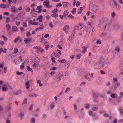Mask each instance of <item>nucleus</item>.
<instances>
[{
	"instance_id": "f257e3e1",
	"label": "nucleus",
	"mask_w": 123,
	"mask_h": 123,
	"mask_svg": "<svg viewBox=\"0 0 123 123\" xmlns=\"http://www.w3.org/2000/svg\"><path fill=\"white\" fill-rule=\"evenodd\" d=\"M99 62L103 68H105L107 67L108 64L107 61L103 58H101Z\"/></svg>"
},
{
	"instance_id": "f03ea898",
	"label": "nucleus",
	"mask_w": 123,
	"mask_h": 123,
	"mask_svg": "<svg viewBox=\"0 0 123 123\" xmlns=\"http://www.w3.org/2000/svg\"><path fill=\"white\" fill-rule=\"evenodd\" d=\"M62 75L59 73H57L56 74L55 78V81L56 82L60 81L62 77Z\"/></svg>"
},
{
	"instance_id": "7ed1b4c3",
	"label": "nucleus",
	"mask_w": 123,
	"mask_h": 123,
	"mask_svg": "<svg viewBox=\"0 0 123 123\" xmlns=\"http://www.w3.org/2000/svg\"><path fill=\"white\" fill-rule=\"evenodd\" d=\"M49 2L48 0H46V1H44L43 2V4L45 7L47 8H50L52 7L51 5H49Z\"/></svg>"
},
{
	"instance_id": "20e7f679",
	"label": "nucleus",
	"mask_w": 123,
	"mask_h": 123,
	"mask_svg": "<svg viewBox=\"0 0 123 123\" xmlns=\"http://www.w3.org/2000/svg\"><path fill=\"white\" fill-rule=\"evenodd\" d=\"M98 6L97 5H94L93 6H89V9L90 10L92 11L93 12H95L97 11L98 9Z\"/></svg>"
},
{
	"instance_id": "39448f33",
	"label": "nucleus",
	"mask_w": 123,
	"mask_h": 123,
	"mask_svg": "<svg viewBox=\"0 0 123 123\" xmlns=\"http://www.w3.org/2000/svg\"><path fill=\"white\" fill-rule=\"evenodd\" d=\"M69 29V27L68 25H65L63 28V30L66 33H68V30Z\"/></svg>"
},
{
	"instance_id": "423d86ee",
	"label": "nucleus",
	"mask_w": 123,
	"mask_h": 123,
	"mask_svg": "<svg viewBox=\"0 0 123 123\" xmlns=\"http://www.w3.org/2000/svg\"><path fill=\"white\" fill-rule=\"evenodd\" d=\"M63 7L64 8H67L70 5V3L68 2H63L62 3Z\"/></svg>"
},
{
	"instance_id": "0eeeda50",
	"label": "nucleus",
	"mask_w": 123,
	"mask_h": 123,
	"mask_svg": "<svg viewBox=\"0 0 123 123\" xmlns=\"http://www.w3.org/2000/svg\"><path fill=\"white\" fill-rule=\"evenodd\" d=\"M32 39L31 37H29V39L27 38H25L24 39V41L27 44L29 43L30 42V40Z\"/></svg>"
},
{
	"instance_id": "6e6552de",
	"label": "nucleus",
	"mask_w": 123,
	"mask_h": 123,
	"mask_svg": "<svg viewBox=\"0 0 123 123\" xmlns=\"http://www.w3.org/2000/svg\"><path fill=\"white\" fill-rule=\"evenodd\" d=\"M7 50V49L5 48H0V54H1L2 52L6 53V51Z\"/></svg>"
},
{
	"instance_id": "1a4fd4ad",
	"label": "nucleus",
	"mask_w": 123,
	"mask_h": 123,
	"mask_svg": "<svg viewBox=\"0 0 123 123\" xmlns=\"http://www.w3.org/2000/svg\"><path fill=\"white\" fill-rule=\"evenodd\" d=\"M69 13V12L68 10H66L64 11L63 13V17L65 18H67L68 16V15Z\"/></svg>"
},
{
	"instance_id": "9d476101",
	"label": "nucleus",
	"mask_w": 123,
	"mask_h": 123,
	"mask_svg": "<svg viewBox=\"0 0 123 123\" xmlns=\"http://www.w3.org/2000/svg\"><path fill=\"white\" fill-rule=\"evenodd\" d=\"M114 6H116V9H120V6L117 3L115 2H114Z\"/></svg>"
},
{
	"instance_id": "9b49d317",
	"label": "nucleus",
	"mask_w": 123,
	"mask_h": 123,
	"mask_svg": "<svg viewBox=\"0 0 123 123\" xmlns=\"http://www.w3.org/2000/svg\"><path fill=\"white\" fill-rule=\"evenodd\" d=\"M112 53L113 54L114 56L116 58H119L120 57V55H118V54L116 53L115 51H113L112 52Z\"/></svg>"
},
{
	"instance_id": "f8f14e48",
	"label": "nucleus",
	"mask_w": 123,
	"mask_h": 123,
	"mask_svg": "<svg viewBox=\"0 0 123 123\" xmlns=\"http://www.w3.org/2000/svg\"><path fill=\"white\" fill-rule=\"evenodd\" d=\"M39 61L37 62V63L35 62L33 64V65L32 66L33 67H36V68L37 69H38L39 68L38 66H39Z\"/></svg>"
},
{
	"instance_id": "ddd939ff",
	"label": "nucleus",
	"mask_w": 123,
	"mask_h": 123,
	"mask_svg": "<svg viewBox=\"0 0 123 123\" xmlns=\"http://www.w3.org/2000/svg\"><path fill=\"white\" fill-rule=\"evenodd\" d=\"M98 96V93L95 92H93L92 94V96L93 97H97Z\"/></svg>"
},
{
	"instance_id": "4468645a",
	"label": "nucleus",
	"mask_w": 123,
	"mask_h": 123,
	"mask_svg": "<svg viewBox=\"0 0 123 123\" xmlns=\"http://www.w3.org/2000/svg\"><path fill=\"white\" fill-rule=\"evenodd\" d=\"M32 82L31 81L29 80L28 81L26 82L25 85L26 86V88L27 89H29V83H31Z\"/></svg>"
},
{
	"instance_id": "2eb2a0df",
	"label": "nucleus",
	"mask_w": 123,
	"mask_h": 123,
	"mask_svg": "<svg viewBox=\"0 0 123 123\" xmlns=\"http://www.w3.org/2000/svg\"><path fill=\"white\" fill-rule=\"evenodd\" d=\"M120 70L123 71V61H122L120 62Z\"/></svg>"
},
{
	"instance_id": "dca6fc26",
	"label": "nucleus",
	"mask_w": 123,
	"mask_h": 123,
	"mask_svg": "<svg viewBox=\"0 0 123 123\" xmlns=\"http://www.w3.org/2000/svg\"><path fill=\"white\" fill-rule=\"evenodd\" d=\"M2 87H4L6 88H8L9 87L10 85L8 83H3V84L2 85Z\"/></svg>"
},
{
	"instance_id": "f3484780",
	"label": "nucleus",
	"mask_w": 123,
	"mask_h": 123,
	"mask_svg": "<svg viewBox=\"0 0 123 123\" xmlns=\"http://www.w3.org/2000/svg\"><path fill=\"white\" fill-rule=\"evenodd\" d=\"M38 96V94H35V93H31L29 95V96L30 97H35L37 96Z\"/></svg>"
},
{
	"instance_id": "a211bd4d",
	"label": "nucleus",
	"mask_w": 123,
	"mask_h": 123,
	"mask_svg": "<svg viewBox=\"0 0 123 123\" xmlns=\"http://www.w3.org/2000/svg\"><path fill=\"white\" fill-rule=\"evenodd\" d=\"M101 65L100 64V63L99 62L94 65V68L96 69L98 68L99 67H100L101 66Z\"/></svg>"
},
{
	"instance_id": "6ab92c4d",
	"label": "nucleus",
	"mask_w": 123,
	"mask_h": 123,
	"mask_svg": "<svg viewBox=\"0 0 123 123\" xmlns=\"http://www.w3.org/2000/svg\"><path fill=\"white\" fill-rule=\"evenodd\" d=\"M49 106L50 110H51L54 108L55 105L54 103H51L49 104Z\"/></svg>"
},
{
	"instance_id": "aec40b11",
	"label": "nucleus",
	"mask_w": 123,
	"mask_h": 123,
	"mask_svg": "<svg viewBox=\"0 0 123 123\" xmlns=\"http://www.w3.org/2000/svg\"><path fill=\"white\" fill-rule=\"evenodd\" d=\"M12 30L14 31H18L17 28L16 26H13L12 27Z\"/></svg>"
},
{
	"instance_id": "412c9836",
	"label": "nucleus",
	"mask_w": 123,
	"mask_h": 123,
	"mask_svg": "<svg viewBox=\"0 0 123 123\" xmlns=\"http://www.w3.org/2000/svg\"><path fill=\"white\" fill-rule=\"evenodd\" d=\"M43 18V16L42 15H40L38 18H37V20H39V22H42Z\"/></svg>"
},
{
	"instance_id": "4be33fe9",
	"label": "nucleus",
	"mask_w": 123,
	"mask_h": 123,
	"mask_svg": "<svg viewBox=\"0 0 123 123\" xmlns=\"http://www.w3.org/2000/svg\"><path fill=\"white\" fill-rule=\"evenodd\" d=\"M29 23H30L31 24L34 25H37L38 24V23L37 22H33L32 20H30L29 21Z\"/></svg>"
},
{
	"instance_id": "5701e85b",
	"label": "nucleus",
	"mask_w": 123,
	"mask_h": 123,
	"mask_svg": "<svg viewBox=\"0 0 123 123\" xmlns=\"http://www.w3.org/2000/svg\"><path fill=\"white\" fill-rule=\"evenodd\" d=\"M78 26H76L75 27V28L74 30L73 31V32L72 34L73 35V36H74V34L75 33V32L76 30H77L78 29Z\"/></svg>"
},
{
	"instance_id": "b1692460",
	"label": "nucleus",
	"mask_w": 123,
	"mask_h": 123,
	"mask_svg": "<svg viewBox=\"0 0 123 123\" xmlns=\"http://www.w3.org/2000/svg\"><path fill=\"white\" fill-rule=\"evenodd\" d=\"M20 38V36H18L17 38H15L14 40V41L15 43H17L18 41L19 40Z\"/></svg>"
},
{
	"instance_id": "393cba45",
	"label": "nucleus",
	"mask_w": 123,
	"mask_h": 123,
	"mask_svg": "<svg viewBox=\"0 0 123 123\" xmlns=\"http://www.w3.org/2000/svg\"><path fill=\"white\" fill-rule=\"evenodd\" d=\"M53 55L55 57H59V56L58 54L56 52H54L53 53Z\"/></svg>"
},
{
	"instance_id": "a878e982",
	"label": "nucleus",
	"mask_w": 123,
	"mask_h": 123,
	"mask_svg": "<svg viewBox=\"0 0 123 123\" xmlns=\"http://www.w3.org/2000/svg\"><path fill=\"white\" fill-rule=\"evenodd\" d=\"M7 5L5 4H2L0 5V7L2 8H6Z\"/></svg>"
},
{
	"instance_id": "bb28decb",
	"label": "nucleus",
	"mask_w": 123,
	"mask_h": 123,
	"mask_svg": "<svg viewBox=\"0 0 123 123\" xmlns=\"http://www.w3.org/2000/svg\"><path fill=\"white\" fill-rule=\"evenodd\" d=\"M74 37V36H73V35L72 34V35L69 36L68 39L69 41H71L73 39Z\"/></svg>"
},
{
	"instance_id": "cd10ccee",
	"label": "nucleus",
	"mask_w": 123,
	"mask_h": 123,
	"mask_svg": "<svg viewBox=\"0 0 123 123\" xmlns=\"http://www.w3.org/2000/svg\"><path fill=\"white\" fill-rule=\"evenodd\" d=\"M21 92L22 91L21 90H18L15 92L14 94L16 95H18L20 94Z\"/></svg>"
},
{
	"instance_id": "c85d7f7f",
	"label": "nucleus",
	"mask_w": 123,
	"mask_h": 123,
	"mask_svg": "<svg viewBox=\"0 0 123 123\" xmlns=\"http://www.w3.org/2000/svg\"><path fill=\"white\" fill-rule=\"evenodd\" d=\"M60 62L62 63H66V60L65 59H62L61 60L59 61Z\"/></svg>"
},
{
	"instance_id": "c756f323",
	"label": "nucleus",
	"mask_w": 123,
	"mask_h": 123,
	"mask_svg": "<svg viewBox=\"0 0 123 123\" xmlns=\"http://www.w3.org/2000/svg\"><path fill=\"white\" fill-rule=\"evenodd\" d=\"M93 32V30L91 28H90L88 30L87 32H88L89 34H91V33H92Z\"/></svg>"
},
{
	"instance_id": "7c9ffc66",
	"label": "nucleus",
	"mask_w": 123,
	"mask_h": 123,
	"mask_svg": "<svg viewBox=\"0 0 123 123\" xmlns=\"http://www.w3.org/2000/svg\"><path fill=\"white\" fill-rule=\"evenodd\" d=\"M76 9L75 8H73L72 9V10L71 11L72 13L73 14H74L76 13Z\"/></svg>"
},
{
	"instance_id": "2f4dec72",
	"label": "nucleus",
	"mask_w": 123,
	"mask_h": 123,
	"mask_svg": "<svg viewBox=\"0 0 123 123\" xmlns=\"http://www.w3.org/2000/svg\"><path fill=\"white\" fill-rule=\"evenodd\" d=\"M44 29V27L43 26L37 28L35 30L36 31H37L39 30L40 29L43 30Z\"/></svg>"
},
{
	"instance_id": "473e14b6",
	"label": "nucleus",
	"mask_w": 123,
	"mask_h": 123,
	"mask_svg": "<svg viewBox=\"0 0 123 123\" xmlns=\"http://www.w3.org/2000/svg\"><path fill=\"white\" fill-rule=\"evenodd\" d=\"M6 28H7L8 30H10L11 28V26L9 24H7L6 25Z\"/></svg>"
},
{
	"instance_id": "72a5a7b5",
	"label": "nucleus",
	"mask_w": 123,
	"mask_h": 123,
	"mask_svg": "<svg viewBox=\"0 0 123 123\" xmlns=\"http://www.w3.org/2000/svg\"><path fill=\"white\" fill-rule=\"evenodd\" d=\"M93 116H92L94 117V118L95 119H98V116L97 115L93 114Z\"/></svg>"
},
{
	"instance_id": "f704fd0d",
	"label": "nucleus",
	"mask_w": 123,
	"mask_h": 123,
	"mask_svg": "<svg viewBox=\"0 0 123 123\" xmlns=\"http://www.w3.org/2000/svg\"><path fill=\"white\" fill-rule=\"evenodd\" d=\"M115 51L117 52H119L120 51V49L119 47H117L115 48Z\"/></svg>"
},
{
	"instance_id": "c9c22d12",
	"label": "nucleus",
	"mask_w": 123,
	"mask_h": 123,
	"mask_svg": "<svg viewBox=\"0 0 123 123\" xmlns=\"http://www.w3.org/2000/svg\"><path fill=\"white\" fill-rule=\"evenodd\" d=\"M58 14L55 13H54L51 14V16L53 17H54L55 18H56L58 16Z\"/></svg>"
},
{
	"instance_id": "e433bc0d",
	"label": "nucleus",
	"mask_w": 123,
	"mask_h": 123,
	"mask_svg": "<svg viewBox=\"0 0 123 123\" xmlns=\"http://www.w3.org/2000/svg\"><path fill=\"white\" fill-rule=\"evenodd\" d=\"M82 48H83V50H84V51H82L81 52V53H84L86 51V46H85L84 47H83Z\"/></svg>"
},
{
	"instance_id": "4c0bfd02",
	"label": "nucleus",
	"mask_w": 123,
	"mask_h": 123,
	"mask_svg": "<svg viewBox=\"0 0 123 123\" xmlns=\"http://www.w3.org/2000/svg\"><path fill=\"white\" fill-rule=\"evenodd\" d=\"M81 55V54H78L76 56V58L77 59H79L80 58Z\"/></svg>"
},
{
	"instance_id": "58836bf2",
	"label": "nucleus",
	"mask_w": 123,
	"mask_h": 123,
	"mask_svg": "<svg viewBox=\"0 0 123 123\" xmlns=\"http://www.w3.org/2000/svg\"><path fill=\"white\" fill-rule=\"evenodd\" d=\"M70 63H66L65 64V66L67 68H68L69 67Z\"/></svg>"
},
{
	"instance_id": "ea45409f",
	"label": "nucleus",
	"mask_w": 123,
	"mask_h": 123,
	"mask_svg": "<svg viewBox=\"0 0 123 123\" xmlns=\"http://www.w3.org/2000/svg\"><path fill=\"white\" fill-rule=\"evenodd\" d=\"M90 107V105L88 104H86L85 105V108L88 109Z\"/></svg>"
},
{
	"instance_id": "a19ab883",
	"label": "nucleus",
	"mask_w": 123,
	"mask_h": 123,
	"mask_svg": "<svg viewBox=\"0 0 123 123\" xmlns=\"http://www.w3.org/2000/svg\"><path fill=\"white\" fill-rule=\"evenodd\" d=\"M11 11L13 12H15V7L14 6H13L11 8Z\"/></svg>"
},
{
	"instance_id": "79ce46f5",
	"label": "nucleus",
	"mask_w": 123,
	"mask_h": 123,
	"mask_svg": "<svg viewBox=\"0 0 123 123\" xmlns=\"http://www.w3.org/2000/svg\"><path fill=\"white\" fill-rule=\"evenodd\" d=\"M19 115L20 117V120H21L23 119L22 117L24 116V114L23 113L21 112L20 113Z\"/></svg>"
},
{
	"instance_id": "37998d69",
	"label": "nucleus",
	"mask_w": 123,
	"mask_h": 123,
	"mask_svg": "<svg viewBox=\"0 0 123 123\" xmlns=\"http://www.w3.org/2000/svg\"><path fill=\"white\" fill-rule=\"evenodd\" d=\"M92 110L93 111H95L98 109V108L97 107H93L92 108Z\"/></svg>"
},
{
	"instance_id": "c03bdc74",
	"label": "nucleus",
	"mask_w": 123,
	"mask_h": 123,
	"mask_svg": "<svg viewBox=\"0 0 123 123\" xmlns=\"http://www.w3.org/2000/svg\"><path fill=\"white\" fill-rule=\"evenodd\" d=\"M62 4L61 3H58L56 5V7H57L58 6L61 7L62 6Z\"/></svg>"
},
{
	"instance_id": "a18cd8bd",
	"label": "nucleus",
	"mask_w": 123,
	"mask_h": 123,
	"mask_svg": "<svg viewBox=\"0 0 123 123\" xmlns=\"http://www.w3.org/2000/svg\"><path fill=\"white\" fill-rule=\"evenodd\" d=\"M27 103V101L26 98H25L24 99L23 101V102L22 104H25Z\"/></svg>"
},
{
	"instance_id": "49530a36",
	"label": "nucleus",
	"mask_w": 123,
	"mask_h": 123,
	"mask_svg": "<svg viewBox=\"0 0 123 123\" xmlns=\"http://www.w3.org/2000/svg\"><path fill=\"white\" fill-rule=\"evenodd\" d=\"M58 10L57 9V8L54 9L52 11V13H57V11Z\"/></svg>"
},
{
	"instance_id": "de8ad7c7",
	"label": "nucleus",
	"mask_w": 123,
	"mask_h": 123,
	"mask_svg": "<svg viewBox=\"0 0 123 123\" xmlns=\"http://www.w3.org/2000/svg\"><path fill=\"white\" fill-rule=\"evenodd\" d=\"M42 8V6L41 5H40L38 6L36 8L37 10H39L40 9H42L41 8Z\"/></svg>"
},
{
	"instance_id": "09e8293b",
	"label": "nucleus",
	"mask_w": 123,
	"mask_h": 123,
	"mask_svg": "<svg viewBox=\"0 0 123 123\" xmlns=\"http://www.w3.org/2000/svg\"><path fill=\"white\" fill-rule=\"evenodd\" d=\"M96 43L97 44H100L101 43V41L100 40H96Z\"/></svg>"
},
{
	"instance_id": "8fccbe9b",
	"label": "nucleus",
	"mask_w": 123,
	"mask_h": 123,
	"mask_svg": "<svg viewBox=\"0 0 123 123\" xmlns=\"http://www.w3.org/2000/svg\"><path fill=\"white\" fill-rule=\"evenodd\" d=\"M70 90V88H66L65 91V92L68 93Z\"/></svg>"
},
{
	"instance_id": "3c124183",
	"label": "nucleus",
	"mask_w": 123,
	"mask_h": 123,
	"mask_svg": "<svg viewBox=\"0 0 123 123\" xmlns=\"http://www.w3.org/2000/svg\"><path fill=\"white\" fill-rule=\"evenodd\" d=\"M52 22H50L49 25V26L51 28H53L54 27L53 25L52 24Z\"/></svg>"
},
{
	"instance_id": "603ef678",
	"label": "nucleus",
	"mask_w": 123,
	"mask_h": 123,
	"mask_svg": "<svg viewBox=\"0 0 123 123\" xmlns=\"http://www.w3.org/2000/svg\"><path fill=\"white\" fill-rule=\"evenodd\" d=\"M23 73L22 72H19L18 71H17L16 72V74H17L18 75H20L23 74Z\"/></svg>"
},
{
	"instance_id": "864d4df0",
	"label": "nucleus",
	"mask_w": 123,
	"mask_h": 123,
	"mask_svg": "<svg viewBox=\"0 0 123 123\" xmlns=\"http://www.w3.org/2000/svg\"><path fill=\"white\" fill-rule=\"evenodd\" d=\"M119 110L121 114L123 115V111L122 110L121 108H119Z\"/></svg>"
},
{
	"instance_id": "5fc2aeb1",
	"label": "nucleus",
	"mask_w": 123,
	"mask_h": 123,
	"mask_svg": "<svg viewBox=\"0 0 123 123\" xmlns=\"http://www.w3.org/2000/svg\"><path fill=\"white\" fill-rule=\"evenodd\" d=\"M90 75V74H89L88 73H87L86 75H84V77L86 78V77H88V76H89Z\"/></svg>"
},
{
	"instance_id": "6e6d98bb",
	"label": "nucleus",
	"mask_w": 123,
	"mask_h": 123,
	"mask_svg": "<svg viewBox=\"0 0 123 123\" xmlns=\"http://www.w3.org/2000/svg\"><path fill=\"white\" fill-rule=\"evenodd\" d=\"M57 68V67H54L53 68H51L50 69V70L51 71L55 70Z\"/></svg>"
},
{
	"instance_id": "4d7b16f0",
	"label": "nucleus",
	"mask_w": 123,
	"mask_h": 123,
	"mask_svg": "<svg viewBox=\"0 0 123 123\" xmlns=\"http://www.w3.org/2000/svg\"><path fill=\"white\" fill-rule=\"evenodd\" d=\"M23 26L26 27L27 26L26 22H24L23 23Z\"/></svg>"
},
{
	"instance_id": "13d9d810",
	"label": "nucleus",
	"mask_w": 123,
	"mask_h": 123,
	"mask_svg": "<svg viewBox=\"0 0 123 123\" xmlns=\"http://www.w3.org/2000/svg\"><path fill=\"white\" fill-rule=\"evenodd\" d=\"M27 69L28 71H31L32 70V68H30L29 66H27Z\"/></svg>"
},
{
	"instance_id": "bf43d9fd",
	"label": "nucleus",
	"mask_w": 123,
	"mask_h": 123,
	"mask_svg": "<svg viewBox=\"0 0 123 123\" xmlns=\"http://www.w3.org/2000/svg\"><path fill=\"white\" fill-rule=\"evenodd\" d=\"M8 89V88H6L4 87H2V90L3 91H5L7 90V89Z\"/></svg>"
},
{
	"instance_id": "052dcab7",
	"label": "nucleus",
	"mask_w": 123,
	"mask_h": 123,
	"mask_svg": "<svg viewBox=\"0 0 123 123\" xmlns=\"http://www.w3.org/2000/svg\"><path fill=\"white\" fill-rule=\"evenodd\" d=\"M33 107V105H32L30 106V107H29V110L30 111H32V110Z\"/></svg>"
},
{
	"instance_id": "680f3d73",
	"label": "nucleus",
	"mask_w": 123,
	"mask_h": 123,
	"mask_svg": "<svg viewBox=\"0 0 123 123\" xmlns=\"http://www.w3.org/2000/svg\"><path fill=\"white\" fill-rule=\"evenodd\" d=\"M14 52L15 53H16L18 52V49L16 48H14Z\"/></svg>"
},
{
	"instance_id": "e2e57ef3",
	"label": "nucleus",
	"mask_w": 123,
	"mask_h": 123,
	"mask_svg": "<svg viewBox=\"0 0 123 123\" xmlns=\"http://www.w3.org/2000/svg\"><path fill=\"white\" fill-rule=\"evenodd\" d=\"M7 70V68L6 67H4V71L5 73H6Z\"/></svg>"
},
{
	"instance_id": "0e129e2a",
	"label": "nucleus",
	"mask_w": 123,
	"mask_h": 123,
	"mask_svg": "<svg viewBox=\"0 0 123 123\" xmlns=\"http://www.w3.org/2000/svg\"><path fill=\"white\" fill-rule=\"evenodd\" d=\"M45 48L47 50H48V48H49V45H45Z\"/></svg>"
},
{
	"instance_id": "69168bd1",
	"label": "nucleus",
	"mask_w": 123,
	"mask_h": 123,
	"mask_svg": "<svg viewBox=\"0 0 123 123\" xmlns=\"http://www.w3.org/2000/svg\"><path fill=\"white\" fill-rule=\"evenodd\" d=\"M11 109V106H8L7 108V111H8Z\"/></svg>"
},
{
	"instance_id": "338daca9",
	"label": "nucleus",
	"mask_w": 123,
	"mask_h": 123,
	"mask_svg": "<svg viewBox=\"0 0 123 123\" xmlns=\"http://www.w3.org/2000/svg\"><path fill=\"white\" fill-rule=\"evenodd\" d=\"M77 73L78 75L80 76L81 75V72L79 70L77 71Z\"/></svg>"
},
{
	"instance_id": "774afa93",
	"label": "nucleus",
	"mask_w": 123,
	"mask_h": 123,
	"mask_svg": "<svg viewBox=\"0 0 123 123\" xmlns=\"http://www.w3.org/2000/svg\"><path fill=\"white\" fill-rule=\"evenodd\" d=\"M31 122L32 123H34L35 122V120L34 118H33L31 120Z\"/></svg>"
}]
</instances>
